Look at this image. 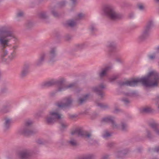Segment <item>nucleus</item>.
<instances>
[{
	"label": "nucleus",
	"instance_id": "nucleus-1",
	"mask_svg": "<svg viewBox=\"0 0 159 159\" xmlns=\"http://www.w3.org/2000/svg\"><path fill=\"white\" fill-rule=\"evenodd\" d=\"M15 38L12 32L7 30V28L3 27L0 28V48L2 50L0 58L3 61L8 63L16 57V52L13 51L9 55L8 51L4 48L8 46L10 40Z\"/></svg>",
	"mask_w": 159,
	"mask_h": 159
},
{
	"label": "nucleus",
	"instance_id": "nucleus-2",
	"mask_svg": "<svg viewBox=\"0 0 159 159\" xmlns=\"http://www.w3.org/2000/svg\"><path fill=\"white\" fill-rule=\"evenodd\" d=\"M159 83V77L157 73L155 70L149 71L145 77L126 80L120 84L121 85L134 86L139 83L146 87H154Z\"/></svg>",
	"mask_w": 159,
	"mask_h": 159
},
{
	"label": "nucleus",
	"instance_id": "nucleus-3",
	"mask_svg": "<svg viewBox=\"0 0 159 159\" xmlns=\"http://www.w3.org/2000/svg\"><path fill=\"white\" fill-rule=\"evenodd\" d=\"M32 124V123L31 121H27L25 127L21 130V133L26 136L32 135L37 133V131L35 129H32L30 126Z\"/></svg>",
	"mask_w": 159,
	"mask_h": 159
},
{
	"label": "nucleus",
	"instance_id": "nucleus-4",
	"mask_svg": "<svg viewBox=\"0 0 159 159\" xmlns=\"http://www.w3.org/2000/svg\"><path fill=\"white\" fill-rule=\"evenodd\" d=\"M50 116L46 118V122L49 125H52L57 120L61 118V116L58 111H56L49 112Z\"/></svg>",
	"mask_w": 159,
	"mask_h": 159
},
{
	"label": "nucleus",
	"instance_id": "nucleus-5",
	"mask_svg": "<svg viewBox=\"0 0 159 159\" xmlns=\"http://www.w3.org/2000/svg\"><path fill=\"white\" fill-rule=\"evenodd\" d=\"M104 12L107 16L112 20H116L121 17L120 15L116 13L111 7H106L104 10Z\"/></svg>",
	"mask_w": 159,
	"mask_h": 159
},
{
	"label": "nucleus",
	"instance_id": "nucleus-6",
	"mask_svg": "<svg viewBox=\"0 0 159 159\" xmlns=\"http://www.w3.org/2000/svg\"><path fill=\"white\" fill-rule=\"evenodd\" d=\"M63 100L64 102H58L56 103V106L59 108H66L70 107L72 102V100L70 97L65 98Z\"/></svg>",
	"mask_w": 159,
	"mask_h": 159
},
{
	"label": "nucleus",
	"instance_id": "nucleus-7",
	"mask_svg": "<svg viewBox=\"0 0 159 159\" xmlns=\"http://www.w3.org/2000/svg\"><path fill=\"white\" fill-rule=\"evenodd\" d=\"M153 23L152 21H150L148 23L141 34L139 37V39L140 40L143 39L148 36L149 30L153 26Z\"/></svg>",
	"mask_w": 159,
	"mask_h": 159
},
{
	"label": "nucleus",
	"instance_id": "nucleus-8",
	"mask_svg": "<svg viewBox=\"0 0 159 159\" xmlns=\"http://www.w3.org/2000/svg\"><path fill=\"white\" fill-rule=\"evenodd\" d=\"M31 151L30 150L25 149L19 153L18 157L20 159H31Z\"/></svg>",
	"mask_w": 159,
	"mask_h": 159
},
{
	"label": "nucleus",
	"instance_id": "nucleus-9",
	"mask_svg": "<svg viewBox=\"0 0 159 159\" xmlns=\"http://www.w3.org/2000/svg\"><path fill=\"white\" fill-rule=\"evenodd\" d=\"M102 121L106 122H111L112 123V126L114 128H119L124 130L125 129V127H126V125L125 124H122L120 127L117 125L114 121L112 118L111 116H107L103 118L102 119Z\"/></svg>",
	"mask_w": 159,
	"mask_h": 159
},
{
	"label": "nucleus",
	"instance_id": "nucleus-10",
	"mask_svg": "<svg viewBox=\"0 0 159 159\" xmlns=\"http://www.w3.org/2000/svg\"><path fill=\"white\" fill-rule=\"evenodd\" d=\"M64 82L63 79H61L59 80L54 81L51 80L44 83L43 85V87H49L53 86L55 84H57L59 86H61Z\"/></svg>",
	"mask_w": 159,
	"mask_h": 159
},
{
	"label": "nucleus",
	"instance_id": "nucleus-11",
	"mask_svg": "<svg viewBox=\"0 0 159 159\" xmlns=\"http://www.w3.org/2000/svg\"><path fill=\"white\" fill-rule=\"evenodd\" d=\"M76 87V83H72L67 85L64 86L63 84L61 86H60L58 88V91H62L63 90H65L68 89H71L75 88Z\"/></svg>",
	"mask_w": 159,
	"mask_h": 159
},
{
	"label": "nucleus",
	"instance_id": "nucleus-12",
	"mask_svg": "<svg viewBox=\"0 0 159 159\" xmlns=\"http://www.w3.org/2000/svg\"><path fill=\"white\" fill-rule=\"evenodd\" d=\"M104 88V85L103 84H102L98 88H94L93 89V90L94 92L97 93L98 95L103 96L104 95V93L102 92V90Z\"/></svg>",
	"mask_w": 159,
	"mask_h": 159
},
{
	"label": "nucleus",
	"instance_id": "nucleus-13",
	"mask_svg": "<svg viewBox=\"0 0 159 159\" xmlns=\"http://www.w3.org/2000/svg\"><path fill=\"white\" fill-rule=\"evenodd\" d=\"M11 105L9 102H7L4 105L0 110V112L2 113L7 112L9 111L8 108Z\"/></svg>",
	"mask_w": 159,
	"mask_h": 159
},
{
	"label": "nucleus",
	"instance_id": "nucleus-14",
	"mask_svg": "<svg viewBox=\"0 0 159 159\" xmlns=\"http://www.w3.org/2000/svg\"><path fill=\"white\" fill-rule=\"evenodd\" d=\"M55 56V50L54 48H52L51 49L49 56L50 61L49 62H53L55 61L53 60L54 57Z\"/></svg>",
	"mask_w": 159,
	"mask_h": 159
},
{
	"label": "nucleus",
	"instance_id": "nucleus-15",
	"mask_svg": "<svg viewBox=\"0 0 159 159\" xmlns=\"http://www.w3.org/2000/svg\"><path fill=\"white\" fill-rule=\"evenodd\" d=\"M77 22V20H76L72 19L69 20L67 21V24L68 26L73 27L76 25Z\"/></svg>",
	"mask_w": 159,
	"mask_h": 159
},
{
	"label": "nucleus",
	"instance_id": "nucleus-16",
	"mask_svg": "<svg viewBox=\"0 0 159 159\" xmlns=\"http://www.w3.org/2000/svg\"><path fill=\"white\" fill-rule=\"evenodd\" d=\"M45 57V54L43 53L41 54L40 59L37 62L36 64L37 66H39L43 64Z\"/></svg>",
	"mask_w": 159,
	"mask_h": 159
},
{
	"label": "nucleus",
	"instance_id": "nucleus-17",
	"mask_svg": "<svg viewBox=\"0 0 159 159\" xmlns=\"http://www.w3.org/2000/svg\"><path fill=\"white\" fill-rule=\"evenodd\" d=\"M67 143L73 147H75L78 145L76 140L73 138H70V139L67 142Z\"/></svg>",
	"mask_w": 159,
	"mask_h": 159
},
{
	"label": "nucleus",
	"instance_id": "nucleus-18",
	"mask_svg": "<svg viewBox=\"0 0 159 159\" xmlns=\"http://www.w3.org/2000/svg\"><path fill=\"white\" fill-rule=\"evenodd\" d=\"M157 51L149 55L148 56V58L149 60H152L154 59L158 52H159V47L157 48Z\"/></svg>",
	"mask_w": 159,
	"mask_h": 159
},
{
	"label": "nucleus",
	"instance_id": "nucleus-19",
	"mask_svg": "<svg viewBox=\"0 0 159 159\" xmlns=\"http://www.w3.org/2000/svg\"><path fill=\"white\" fill-rule=\"evenodd\" d=\"M5 122L4 123V127L5 129H8L10 126L11 122V120L8 118H6L5 119Z\"/></svg>",
	"mask_w": 159,
	"mask_h": 159
},
{
	"label": "nucleus",
	"instance_id": "nucleus-20",
	"mask_svg": "<svg viewBox=\"0 0 159 159\" xmlns=\"http://www.w3.org/2000/svg\"><path fill=\"white\" fill-rule=\"evenodd\" d=\"M28 68L29 66H26L24 67L21 71V76L23 77L26 76L28 72Z\"/></svg>",
	"mask_w": 159,
	"mask_h": 159
},
{
	"label": "nucleus",
	"instance_id": "nucleus-21",
	"mask_svg": "<svg viewBox=\"0 0 159 159\" xmlns=\"http://www.w3.org/2000/svg\"><path fill=\"white\" fill-rule=\"evenodd\" d=\"M39 16L40 18L43 19H45L48 18L46 13L44 12H42L40 13L39 14Z\"/></svg>",
	"mask_w": 159,
	"mask_h": 159
},
{
	"label": "nucleus",
	"instance_id": "nucleus-22",
	"mask_svg": "<svg viewBox=\"0 0 159 159\" xmlns=\"http://www.w3.org/2000/svg\"><path fill=\"white\" fill-rule=\"evenodd\" d=\"M109 69V67H107L103 69L100 74V76L101 77H102L105 76Z\"/></svg>",
	"mask_w": 159,
	"mask_h": 159
},
{
	"label": "nucleus",
	"instance_id": "nucleus-23",
	"mask_svg": "<svg viewBox=\"0 0 159 159\" xmlns=\"http://www.w3.org/2000/svg\"><path fill=\"white\" fill-rule=\"evenodd\" d=\"M80 136L83 135L86 137H89L91 136V134L90 133H87L85 131H83L81 130L80 129Z\"/></svg>",
	"mask_w": 159,
	"mask_h": 159
},
{
	"label": "nucleus",
	"instance_id": "nucleus-24",
	"mask_svg": "<svg viewBox=\"0 0 159 159\" xmlns=\"http://www.w3.org/2000/svg\"><path fill=\"white\" fill-rule=\"evenodd\" d=\"M141 111L142 112H148L152 111V109L149 107H146L143 108Z\"/></svg>",
	"mask_w": 159,
	"mask_h": 159
},
{
	"label": "nucleus",
	"instance_id": "nucleus-25",
	"mask_svg": "<svg viewBox=\"0 0 159 159\" xmlns=\"http://www.w3.org/2000/svg\"><path fill=\"white\" fill-rule=\"evenodd\" d=\"M71 135H80V129H76L72 131L71 132Z\"/></svg>",
	"mask_w": 159,
	"mask_h": 159
},
{
	"label": "nucleus",
	"instance_id": "nucleus-26",
	"mask_svg": "<svg viewBox=\"0 0 159 159\" xmlns=\"http://www.w3.org/2000/svg\"><path fill=\"white\" fill-rule=\"evenodd\" d=\"M51 12L52 14L55 17H58L60 16V14L54 9L52 10Z\"/></svg>",
	"mask_w": 159,
	"mask_h": 159
},
{
	"label": "nucleus",
	"instance_id": "nucleus-27",
	"mask_svg": "<svg viewBox=\"0 0 159 159\" xmlns=\"http://www.w3.org/2000/svg\"><path fill=\"white\" fill-rule=\"evenodd\" d=\"M61 126V130H62L63 129L66 128L68 126V125L66 123L62 121L60 122Z\"/></svg>",
	"mask_w": 159,
	"mask_h": 159
},
{
	"label": "nucleus",
	"instance_id": "nucleus-28",
	"mask_svg": "<svg viewBox=\"0 0 159 159\" xmlns=\"http://www.w3.org/2000/svg\"><path fill=\"white\" fill-rule=\"evenodd\" d=\"M152 126L155 128V131L158 134H159V129L157 128V125L156 123H154L151 125Z\"/></svg>",
	"mask_w": 159,
	"mask_h": 159
},
{
	"label": "nucleus",
	"instance_id": "nucleus-29",
	"mask_svg": "<svg viewBox=\"0 0 159 159\" xmlns=\"http://www.w3.org/2000/svg\"><path fill=\"white\" fill-rule=\"evenodd\" d=\"M24 16V13L22 11H19L17 14L16 17L18 18L23 17Z\"/></svg>",
	"mask_w": 159,
	"mask_h": 159
},
{
	"label": "nucleus",
	"instance_id": "nucleus-30",
	"mask_svg": "<svg viewBox=\"0 0 159 159\" xmlns=\"http://www.w3.org/2000/svg\"><path fill=\"white\" fill-rule=\"evenodd\" d=\"M111 135V134L107 132H105L103 134V136L104 138L109 136Z\"/></svg>",
	"mask_w": 159,
	"mask_h": 159
},
{
	"label": "nucleus",
	"instance_id": "nucleus-31",
	"mask_svg": "<svg viewBox=\"0 0 159 159\" xmlns=\"http://www.w3.org/2000/svg\"><path fill=\"white\" fill-rule=\"evenodd\" d=\"M32 23L30 21H29L26 24V26L27 28H30L32 26Z\"/></svg>",
	"mask_w": 159,
	"mask_h": 159
},
{
	"label": "nucleus",
	"instance_id": "nucleus-32",
	"mask_svg": "<svg viewBox=\"0 0 159 159\" xmlns=\"http://www.w3.org/2000/svg\"><path fill=\"white\" fill-rule=\"evenodd\" d=\"M138 6L139 9L141 10L143 9L144 8V5L142 4H139Z\"/></svg>",
	"mask_w": 159,
	"mask_h": 159
},
{
	"label": "nucleus",
	"instance_id": "nucleus-33",
	"mask_svg": "<svg viewBox=\"0 0 159 159\" xmlns=\"http://www.w3.org/2000/svg\"><path fill=\"white\" fill-rule=\"evenodd\" d=\"M66 4V2L65 1H62L60 2L59 4V5L61 7L64 6Z\"/></svg>",
	"mask_w": 159,
	"mask_h": 159
},
{
	"label": "nucleus",
	"instance_id": "nucleus-34",
	"mask_svg": "<svg viewBox=\"0 0 159 159\" xmlns=\"http://www.w3.org/2000/svg\"><path fill=\"white\" fill-rule=\"evenodd\" d=\"M87 96L84 97V99L82 98H80V104L82 103L83 102H84L86 99Z\"/></svg>",
	"mask_w": 159,
	"mask_h": 159
},
{
	"label": "nucleus",
	"instance_id": "nucleus-35",
	"mask_svg": "<svg viewBox=\"0 0 159 159\" xmlns=\"http://www.w3.org/2000/svg\"><path fill=\"white\" fill-rule=\"evenodd\" d=\"M37 143L40 144H44L43 142L41 139H39L37 141Z\"/></svg>",
	"mask_w": 159,
	"mask_h": 159
},
{
	"label": "nucleus",
	"instance_id": "nucleus-36",
	"mask_svg": "<svg viewBox=\"0 0 159 159\" xmlns=\"http://www.w3.org/2000/svg\"><path fill=\"white\" fill-rule=\"evenodd\" d=\"M58 91H58V90H56L55 92H52V93H50V96H52H52H53L55 94L57 93V92Z\"/></svg>",
	"mask_w": 159,
	"mask_h": 159
},
{
	"label": "nucleus",
	"instance_id": "nucleus-37",
	"mask_svg": "<svg viewBox=\"0 0 159 159\" xmlns=\"http://www.w3.org/2000/svg\"><path fill=\"white\" fill-rule=\"evenodd\" d=\"M17 46H13V48L14 49L13 51H15V50L17 48Z\"/></svg>",
	"mask_w": 159,
	"mask_h": 159
},
{
	"label": "nucleus",
	"instance_id": "nucleus-38",
	"mask_svg": "<svg viewBox=\"0 0 159 159\" xmlns=\"http://www.w3.org/2000/svg\"><path fill=\"white\" fill-rule=\"evenodd\" d=\"M75 47L76 49H78L80 47V45L79 44L75 45Z\"/></svg>",
	"mask_w": 159,
	"mask_h": 159
},
{
	"label": "nucleus",
	"instance_id": "nucleus-39",
	"mask_svg": "<svg viewBox=\"0 0 159 159\" xmlns=\"http://www.w3.org/2000/svg\"><path fill=\"white\" fill-rule=\"evenodd\" d=\"M73 4H75L76 3L77 0H71Z\"/></svg>",
	"mask_w": 159,
	"mask_h": 159
},
{
	"label": "nucleus",
	"instance_id": "nucleus-40",
	"mask_svg": "<svg viewBox=\"0 0 159 159\" xmlns=\"http://www.w3.org/2000/svg\"><path fill=\"white\" fill-rule=\"evenodd\" d=\"M70 117L71 118H74L75 117H76V116L75 115H71L70 116Z\"/></svg>",
	"mask_w": 159,
	"mask_h": 159
},
{
	"label": "nucleus",
	"instance_id": "nucleus-41",
	"mask_svg": "<svg viewBox=\"0 0 159 159\" xmlns=\"http://www.w3.org/2000/svg\"><path fill=\"white\" fill-rule=\"evenodd\" d=\"M123 101L125 102H129V100L127 99H123Z\"/></svg>",
	"mask_w": 159,
	"mask_h": 159
},
{
	"label": "nucleus",
	"instance_id": "nucleus-42",
	"mask_svg": "<svg viewBox=\"0 0 159 159\" xmlns=\"http://www.w3.org/2000/svg\"><path fill=\"white\" fill-rule=\"evenodd\" d=\"M107 156H104L102 157L101 159H107Z\"/></svg>",
	"mask_w": 159,
	"mask_h": 159
},
{
	"label": "nucleus",
	"instance_id": "nucleus-43",
	"mask_svg": "<svg viewBox=\"0 0 159 159\" xmlns=\"http://www.w3.org/2000/svg\"><path fill=\"white\" fill-rule=\"evenodd\" d=\"M156 151L157 152L159 151V148L158 147L156 148Z\"/></svg>",
	"mask_w": 159,
	"mask_h": 159
},
{
	"label": "nucleus",
	"instance_id": "nucleus-44",
	"mask_svg": "<svg viewBox=\"0 0 159 159\" xmlns=\"http://www.w3.org/2000/svg\"><path fill=\"white\" fill-rule=\"evenodd\" d=\"M117 77L116 76H115V77H113V78H112V79L113 80H114L115 79H116L117 78Z\"/></svg>",
	"mask_w": 159,
	"mask_h": 159
},
{
	"label": "nucleus",
	"instance_id": "nucleus-45",
	"mask_svg": "<svg viewBox=\"0 0 159 159\" xmlns=\"http://www.w3.org/2000/svg\"><path fill=\"white\" fill-rule=\"evenodd\" d=\"M4 89H2L1 91V93H2L3 92H5V91H4Z\"/></svg>",
	"mask_w": 159,
	"mask_h": 159
},
{
	"label": "nucleus",
	"instance_id": "nucleus-46",
	"mask_svg": "<svg viewBox=\"0 0 159 159\" xmlns=\"http://www.w3.org/2000/svg\"><path fill=\"white\" fill-rule=\"evenodd\" d=\"M80 19H81V17L82 16H82V14L81 13H80Z\"/></svg>",
	"mask_w": 159,
	"mask_h": 159
},
{
	"label": "nucleus",
	"instance_id": "nucleus-47",
	"mask_svg": "<svg viewBox=\"0 0 159 159\" xmlns=\"http://www.w3.org/2000/svg\"><path fill=\"white\" fill-rule=\"evenodd\" d=\"M156 2H159V0H155Z\"/></svg>",
	"mask_w": 159,
	"mask_h": 159
},
{
	"label": "nucleus",
	"instance_id": "nucleus-48",
	"mask_svg": "<svg viewBox=\"0 0 159 159\" xmlns=\"http://www.w3.org/2000/svg\"><path fill=\"white\" fill-rule=\"evenodd\" d=\"M76 159H80L79 157H78L77 158H76Z\"/></svg>",
	"mask_w": 159,
	"mask_h": 159
},
{
	"label": "nucleus",
	"instance_id": "nucleus-49",
	"mask_svg": "<svg viewBox=\"0 0 159 159\" xmlns=\"http://www.w3.org/2000/svg\"><path fill=\"white\" fill-rule=\"evenodd\" d=\"M90 29L91 30H93V29H91V28H90Z\"/></svg>",
	"mask_w": 159,
	"mask_h": 159
},
{
	"label": "nucleus",
	"instance_id": "nucleus-50",
	"mask_svg": "<svg viewBox=\"0 0 159 159\" xmlns=\"http://www.w3.org/2000/svg\"><path fill=\"white\" fill-rule=\"evenodd\" d=\"M110 81H113V80H111Z\"/></svg>",
	"mask_w": 159,
	"mask_h": 159
},
{
	"label": "nucleus",
	"instance_id": "nucleus-51",
	"mask_svg": "<svg viewBox=\"0 0 159 159\" xmlns=\"http://www.w3.org/2000/svg\"><path fill=\"white\" fill-rule=\"evenodd\" d=\"M158 108L159 109V107H158Z\"/></svg>",
	"mask_w": 159,
	"mask_h": 159
}]
</instances>
